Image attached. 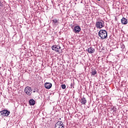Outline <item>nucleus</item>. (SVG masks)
Returning a JSON list of instances; mask_svg holds the SVG:
<instances>
[{
	"label": "nucleus",
	"mask_w": 128,
	"mask_h": 128,
	"mask_svg": "<svg viewBox=\"0 0 128 128\" xmlns=\"http://www.w3.org/2000/svg\"><path fill=\"white\" fill-rule=\"evenodd\" d=\"M53 24L54 26H58V21L56 18H54L52 20Z\"/></svg>",
	"instance_id": "obj_13"
},
{
	"label": "nucleus",
	"mask_w": 128,
	"mask_h": 128,
	"mask_svg": "<svg viewBox=\"0 0 128 128\" xmlns=\"http://www.w3.org/2000/svg\"><path fill=\"white\" fill-rule=\"evenodd\" d=\"M33 92H36V91L35 90L33 91Z\"/></svg>",
	"instance_id": "obj_20"
},
{
	"label": "nucleus",
	"mask_w": 128,
	"mask_h": 128,
	"mask_svg": "<svg viewBox=\"0 0 128 128\" xmlns=\"http://www.w3.org/2000/svg\"><path fill=\"white\" fill-rule=\"evenodd\" d=\"M61 86L62 90H65L66 88V84H62Z\"/></svg>",
	"instance_id": "obj_16"
},
{
	"label": "nucleus",
	"mask_w": 128,
	"mask_h": 128,
	"mask_svg": "<svg viewBox=\"0 0 128 128\" xmlns=\"http://www.w3.org/2000/svg\"><path fill=\"white\" fill-rule=\"evenodd\" d=\"M32 88L30 86H27L24 89V92H26L28 96H30L32 93Z\"/></svg>",
	"instance_id": "obj_4"
},
{
	"label": "nucleus",
	"mask_w": 128,
	"mask_h": 128,
	"mask_svg": "<svg viewBox=\"0 0 128 128\" xmlns=\"http://www.w3.org/2000/svg\"><path fill=\"white\" fill-rule=\"evenodd\" d=\"M97 28H102L104 26V22L102 20H98L96 24Z\"/></svg>",
	"instance_id": "obj_2"
},
{
	"label": "nucleus",
	"mask_w": 128,
	"mask_h": 128,
	"mask_svg": "<svg viewBox=\"0 0 128 128\" xmlns=\"http://www.w3.org/2000/svg\"><path fill=\"white\" fill-rule=\"evenodd\" d=\"M80 26H76L73 29L74 32L75 34H78L80 32Z\"/></svg>",
	"instance_id": "obj_7"
},
{
	"label": "nucleus",
	"mask_w": 128,
	"mask_h": 128,
	"mask_svg": "<svg viewBox=\"0 0 128 128\" xmlns=\"http://www.w3.org/2000/svg\"><path fill=\"white\" fill-rule=\"evenodd\" d=\"M98 0V2H100V0Z\"/></svg>",
	"instance_id": "obj_19"
},
{
	"label": "nucleus",
	"mask_w": 128,
	"mask_h": 128,
	"mask_svg": "<svg viewBox=\"0 0 128 128\" xmlns=\"http://www.w3.org/2000/svg\"><path fill=\"white\" fill-rule=\"evenodd\" d=\"M121 22L122 24H128V20L124 18H122L121 20Z\"/></svg>",
	"instance_id": "obj_11"
},
{
	"label": "nucleus",
	"mask_w": 128,
	"mask_h": 128,
	"mask_svg": "<svg viewBox=\"0 0 128 128\" xmlns=\"http://www.w3.org/2000/svg\"><path fill=\"white\" fill-rule=\"evenodd\" d=\"M86 50H88V54H94L96 50L93 48H90Z\"/></svg>",
	"instance_id": "obj_10"
},
{
	"label": "nucleus",
	"mask_w": 128,
	"mask_h": 128,
	"mask_svg": "<svg viewBox=\"0 0 128 128\" xmlns=\"http://www.w3.org/2000/svg\"><path fill=\"white\" fill-rule=\"evenodd\" d=\"M0 6H4V4H2V2L0 1Z\"/></svg>",
	"instance_id": "obj_18"
},
{
	"label": "nucleus",
	"mask_w": 128,
	"mask_h": 128,
	"mask_svg": "<svg viewBox=\"0 0 128 128\" xmlns=\"http://www.w3.org/2000/svg\"><path fill=\"white\" fill-rule=\"evenodd\" d=\"M44 86L47 90H50L52 86V84L51 83L46 82L44 84Z\"/></svg>",
	"instance_id": "obj_8"
},
{
	"label": "nucleus",
	"mask_w": 128,
	"mask_h": 128,
	"mask_svg": "<svg viewBox=\"0 0 128 128\" xmlns=\"http://www.w3.org/2000/svg\"><path fill=\"white\" fill-rule=\"evenodd\" d=\"M10 112L6 110H4L0 112V116H8Z\"/></svg>",
	"instance_id": "obj_3"
},
{
	"label": "nucleus",
	"mask_w": 128,
	"mask_h": 128,
	"mask_svg": "<svg viewBox=\"0 0 128 128\" xmlns=\"http://www.w3.org/2000/svg\"><path fill=\"white\" fill-rule=\"evenodd\" d=\"M91 74H92V76H96H96H97L98 72H96V70L94 69L93 70H92V71L91 72Z\"/></svg>",
	"instance_id": "obj_14"
},
{
	"label": "nucleus",
	"mask_w": 128,
	"mask_h": 128,
	"mask_svg": "<svg viewBox=\"0 0 128 128\" xmlns=\"http://www.w3.org/2000/svg\"><path fill=\"white\" fill-rule=\"evenodd\" d=\"M98 35L102 40H104V38H106L108 37V32L105 30H100Z\"/></svg>",
	"instance_id": "obj_1"
},
{
	"label": "nucleus",
	"mask_w": 128,
	"mask_h": 128,
	"mask_svg": "<svg viewBox=\"0 0 128 128\" xmlns=\"http://www.w3.org/2000/svg\"><path fill=\"white\" fill-rule=\"evenodd\" d=\"M125 48L124 44H121V48Z\"/></svg>",
	"instance_id": "obj_17"
},
{
	"label": "nucleus",
	"mask_w": 128,
	"mask_h": 128,
	"mask_svg": "<svg viewBox=\"0 0 128 128\" xmlns=\"http://www.w3.org/2000/svg\"><path fill=\"white\" fill-rule=\"evenodd\" d=\"M29 104L30 106H34L36 104V101L34 99H30L29 100Z\"/></svg>",
	"instance_id": "obj_12"
},
{
	"label": "nucleus",
	"mask_w": 128,
	"mask_h": 128,
	"mask_svg": "<svg viewBox=\"0 0 128 128\" xmlns=\"http://www.w3.org/2000/svg\"><path fill=\"white\" fill-rule=\"evenodd\" d=\"M70 88H74V83H71Z\"/></svg>",
	"instance_id": "obj_15"
},
{
	"label": "nucleus",
	"mask_w": 128,
	"mask_h": 128,
	"mask_svg": "<svg viewBox=\"0 0 128 128\" xmlns=\"http://www.w3.org/2000/svg\"><path fill=\"white\" fill-rule=\"evenodd\" d=\"M64 123L62 121H58L54 126V128H64Z\"/></svg>",
	"instance_id": "obj_6"
},
{
	"label": "nucleus",
	"mask_w": 128,
	"mask_h": 128,
	"mask_svg": "<svg viewBox=\"0 0 128 128\" xmlns=\"http://www.w3.org/2000/svg\"><path fill=\"white\" fill-rule=\"evenodd\" d=\"M52 50H54L56 52H58L60 54L59 52L60 50V45H53L52 46Z\"/></svg>",
	"instance_id": "obj_5"
},
{
	"label": "nucleus",
	"mask_w": 128,
	"mask_h": 128,
	"mask_svg": "<svg viewBox=\"0 0 128 128\" xmlns=\"http://www.w3.org/2000/svg\"><path fill=\"white\" fill-rule=\"evenodd\" d=\"M80 102L82 104L86 105V98L83 97L80 100Z\"/></svg>",
	"instance_id": "obj_9"
}]
</instances>
